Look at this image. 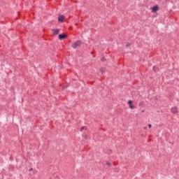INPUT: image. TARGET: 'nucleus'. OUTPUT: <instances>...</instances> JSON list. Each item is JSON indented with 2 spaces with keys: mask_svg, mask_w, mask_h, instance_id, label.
I'll use <instances>...</instances> for the list:
<instances>
[{
  "mask_svg": "<svg viewBox=\"0 0 179 179\" xmlns=\"http://www.w3.org/2000/svg\"><path fill=\"white\" fill-rule=\"evenodd\" d=\"M82 45V41H76L75 43H73L71 46L73 48L76 49L78 48V47H80Z\"/></svg>",
  "mask_w": 179,
  "mask_h": 179,
  "instance_id": "nucleus-1",
  "label": "nucleus"
},
{
  "mask_svg": "<svg viewBox=\"0 0 179 179\" xmlns=\"http://www.w3.org/2000/svg\"><path fill=\"white\" fill-rule=\"evenodd\" d=\"M67 37H68V35H66V34H59V36H58L59 40H64V39L66 38Z\"/></svg>",
  "mask_w": 179,
  "mask_h": 179,
  "instance_id": "nucleus-2",
  "label": "nucleus"
},
{
  "mask_svg": "<svg viewBox=\"0 0 179 179\" xmlns=\"http://www.w3.org/2000/svg\"><path fill=\"white\" fill-rule=\"evenodd\" d=\"M64 20H65V16L60 15L58 17V21L60 22V23H64Z\"/></svg>",
  "mask_w": 179,
  "mask_h": 179,
  "instance_id": "nucleus-3",
  "label": "nucleus"
},
{
  "mask_svg": "<svg viewBox=\"0 0 179 179\" xmlns=\"http://www.w3.org/2000/svg\"><path fill=\"white\" fill-rule=\"evenodd\" d=\"M171 111L173 114H177V113H178V108L174 106L173 108H171Z\"/></svg>",
  "mask_w": 179,
  "mask_h": 179,
  "instance_id": "nucleus-4",
  "label": "nucleus"
},
{
  "mask_svg": "<svg viewBox=\"0 0 179 179\" xmlns=\"http://www.w3.org/2000/svg\"><path fill=\"white\" fill-rule=\"evenodd\" d=\"M59 30H61V29H52V33L55 36H57V34H59Z\"/></svg>",
  "mask_w": 179,
  "mask_h": 179,
  "instance_id": "nucleus-5",
  "label": "nucleus"
},
{
  "mask_svg": "<svg viewBox=\"0 0 179 179\" xmlns=\"http://www.w3.org/2000/svg\"><path fill=\"white\" fill-rule=\"evenodd\" d=\"M159 9V6L156 5V6H154L152 8V13H156V11Z\"/></svg>",
  "mask_w": 179,
  "mask_h": 179,
  "instance_id": "nucleus-6",
  "label": "nucleus"
},
{
  "mask_svg": "<svg viewBox=\"0 0 179 179\" xmlns=\"http://www.w3.org/2000/svg\"><path fill=\"white\" fill-rule=\"evenodd\" d=\"M128 104H129V108H131V109L135 108V106H134V105H132V100H129L128 101Z\"/></svg>",
  "mask_w": 179,
  "mask_h": 179,
  "instance_id": "nucleus-7",
  "label": "nucleus"
},
{
  "mask_svg": "<svg viewBox=\"0 0 179 179\" xmlns=\"http://www.w3.org/2000/svg\"><path fill=\"white\" fill-rule=\"evenodd\" d=\"M152 69H153L154 72H158L159 67L155 66L152 67Z\"/></svg>",
  "mask_w": 179,
  "mask_h": 179,
  "instance_id": "nucleus-8",
  "label": "nucleus"
},
{
  "mask_svg": "<svg viewBox=\"0 0 179 179\" xmlns=\"http://www.w3.org/2000/svg\"><path fill=\"white\" fill-rule=\"evenodd\" d=\"M113 171H115V173H120V169L118 168H114Z\"/></svg>",
  "mask_w": 179,
  "mask_h": 179,
  "instance_id": "nucleus-9",
  "label": "nucleus"
},
{
  "mask_svg": "<svg viewBox=\"0 0 179 179\" xmlns=\"http://www.w3.org/2000/svg\"><path fill=\"white\" fill-rule=\"evenodd\" d=\"M106 165H108V167H111V163L106 161Z\"/></svg>",
  "mask_w": 179,
  "mask_h": 179,
  "instance_id": "nucleus-10",
  "label": "nucleus"
},
{
  "mask_svg": "<svg viewBox=\"0 0 179 179\" xmlns=\"http://www.w3.org/2000/svg\"><path fill=\"white\" fill-rule=\"evenodd\" d=\"M85 127H82L80 129V132H82L83 131V129H85Z\"/></svg>",
  "mask_w": 179,
  "mask_h": 179,
  "instance_id": "nucleus-11",
  "label": "nucleus"
},
{
  "mask_svg": "<svg viewBox=\"0 0 179 179\" xmlns=\"http://www.w3.org/2000/svg\"><path fill=\"white\" fill-rule=\"evenodd\" d=\"M101 61H102V62L106 61V57H102V58L101 59Z\"/></svg>",
  "mask_w": 179,
  "mask_h": 179,
  "instance_id": "nucleus-12",
  "label": "nucleus"
},
{
  "mask_svg": "<svg viewBox=\"0 0 179 179\" xmlns=\"http://www.w3.org/2000/svg\"><path fill=\"white\" fill-rule=\"evenodd\" d=\"M126 47H131V44L127 43L126 44Z\"/></svg>",
  "mask_w": 179,
  "mask_h": 179,
  "instance_id": "nucleus-13",
  "label": "nucleus"
},
{
  "mask_svg": "<svg viewBox=\"0 0 179 179\" xmlns=\"http://www.w3.org/2000/svg\"><path fill=\"white\" fill-rule=\"evenodd\" d=\"M29 171H33V168H30Z\"/></svg>",
  "mask_w": 179,
  "mask_h": 179,
  "instance_id": "nucleus-14",
  "label": "nucleus"
},
{
  "mask_svg": "<svg viewBox=\"0 0 179 179\" xmlns=\"http://www.w3.org/2000/svg\"><path fill=\"white\" fill-rule=\"evenodd\" d=\"M148 128H152V124H148Z\"/></svg>",
  "mask_w": 179,
  "mask_h": 179,
  "instance_id": "nucleus-15",
  "label": "nucleus"
},
{
  "mask_svg": "<svg viewBox=\"0 0 179 179\" xmlns=\"http://www.w3.org/2000/svg\"><path fill=\"white\" fill-rule=\"evenodd\" d=\"M113 166H117V164H115V162L113 163Z\"/></svg>",
  "mask_w": 179,
  "mask_h": 179,
  "instance_id": "nucleus-16",
  "label": "nucleus"
},
{
  "mask_svg": "<svg viewBox=\"0 0 179 179\" xmlns=\"http://www.w3.org/2000/svg\"><path fill=\"white\" fill-rule=\"evenodd\" d=\"M166 1H170V0H166Z\"/></svg>",
  "mask_w": 179,
  "mask_h": 179,
  "instance_id": "nucleus-17",
  "label": "nucleus"
}]
</instances>
